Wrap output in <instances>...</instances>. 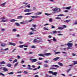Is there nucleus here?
<instances>
[{"label": "nucleus", "mask_w": 77, "mask_h": 77, "mask_svg": "<svg viewBox=\"0 0 77 77\" xmlns=\"http://www.w3.org/2000/svg\"><path fill=\"white\" fill-rule=\"evenodd\" d=\"M33 57H31L29 59L30 60L32 63H33V62H36L38 61V60L37 59H33Z\"/></svg>", "instance_id": "f257e3e1"}, {"label": "nucleus", "mask_w": 77, "mask_h": 77, "mask_svg": "<svg viewBox=\"0 0 77 77\" xmlns=\"http://www.w3.org/2000/svg\"><path fill=\"white\" fill-rule=\"evenodd\" d=\"M53 11H55V12H60V9L58 8H54L53 10Z\"/></svg>", "instance_id": "f03ea898"}, {"label": "nucleus", "mask_w": 77, "mask_h": 77, "mask_svg": "<svg viewBox=\"0 0 77 77\" xmlns=\"http://www.w3.org/2000/svg\"><path fill=\"white\" fill-rule=\"evenodd\" d=\"M72 43H67L65 44L64 45H62V46H64V45H67L69 47H72Z\"/></svg>", "instance_id": "7ed1b4c3"}, {"label": "nucleus", "mask_w": 77, "mask_h": 77, "mask_svg": "<svg viewBox=\"0 0 77 77\" xmlns=\"http://www.w3.org/2000/svg\"><path fill=\"white\" fill-rule=\"evenodd\" d=\"M32 11V9H27L24 10V12H31Z\"/></svg>", "instance_id": "20e7f679"}, {"label": "nucleus", "mask_w": 77, "mask_h": 77, "mask_svg": "<svg viewBox=\"0 0 77 77\" xmlns=\"http://www.w3.org/2000/svg\"><path fill=\"white\" fill-rule=\"evenodd\" d=\"M28 67H27L26 68V69H30L31 70H32V69H33L32 68H31L30 65H28Z\"/></svg>", "instance_id": "39448f33"}, {"label": "nucleus", "mask_w": 77, "mask_h": 77, "mask_svg": "<svg viewBox=\"0 0 77 77\" xmlns=\"http://www.w3.org/2000/svg\"><path fill=\"white\" fill-rule=\"evenodd\" d=\"M38 56H42V57H45V54L41 53L38 54Z\"/></svg>", "instance_id": "423d86ee"}, {"label": "nucleus", "mask_w": 77, "mask_h": 77, "mask_svg": "<svg viewBox=\"0 0 77 77\" xmlns=\"http://www.w3.org/2000/svg\"><path fill=\"white\" fill-rule=\"evenodd\" d=\"M1 46H2V47H5V45H6V44L5 43H1Z\"/></svg>", "instance_id": "0eeeda50"}, {"label": "nucleus", "mask_w": 77, "mask_h": 77, "mask_svg": "<svg viewBox=\"0 0 77 77\" xmlns=\"http://www.w3.org/2000/svg\"><path fill=\"white\" fill-rule=\"evenodd\" d=\"M31 18H38L39 17V16H31Z\"/></svg>", "instance_id": "6e6552de"}, {"label": "nucleus", "mask_w": 77, "mask_h": 77, "mask_svg": "<svg viewBox=\"0 0 77 77\" xmlns=\"http://www.w3.org/2000/svg\"><path fill=\"white\" fill-rule=\"evenodd\" d=\"M9 45H13V46H15L16 44L15 43H12V42H9Z\"/></svg>", "instance_id": "1a4fd4ad"}, {"label": "nucleus", "mask_w": 77, "mask_h": 77, "mask_svg": "<svg viewBox=\"0 0 77 77\" xmlns=\"http://www.w3.org/2000/svg\"><path fill=\"white\" fill-rule=\"evenodd\" d=\"M45 56H51V54L50 53H45Z\"/></svg>", "instance_id": "9d476101"}, {"label": "nucleus", "mask_w": 77, "mask_h": 77, "mask_svg": "<svg viewBox=\"0 0 77 77\" xmlns=\"http://www.w3.org/2000/svg\"><path fill=\"white\" fill-rule=\"evenodd\" d=\"M60 59V57H57L56 58H54L53 60H54V61H56V60H58V59Z\"/></svg>", "instance_id": "9b49d317"}, {"label": "nucleus", "mask_w": 77, "mask_h": 77, "mask_svg": "<svg viewBox=\"0 0 77 77\" xmlns=\"http://www.w3.org/2000/svg\"><path fill=\"white\" fill-rule=\"evenodd\" d=\"M6 3V2H5L3 4H2L0 5V6H4L5 5Z\"/></svg>", "instance_id": "f8f14e48"}, {"label": "nucleus", "mask_w": 77, "mask_h": 77, "mask_svg": "<svg viewBox=\"0 0 77 77\" xmlns=\"http://www.w3.org/2000/svg\"><path fill=\"white\" fill-rule=\"evenodd\" d=\"M57 72H53V73L52 75H55V76H56L57 75Z\"/></svg>", "instance_id": "ddd939ff"}, {"label": "nucleus", "mask_w": 77, "mask_h": 77, "mask_svg": "<svg viewBox=\"0 0 77 77\" xmlns=\"http://www.w3.org/2000/svg\"><path fill=\"white\" fill-rule=\"evenodd\" d=\"M43 66L45 67V68H47V67H48V65L47 64H45Z\"/></svg>", "instance_id": "4468645a"}, {"label": "nucleus", "mask_w": 77, "mask_h": 77, "mask_svg": "<svg viewBox=\"0 0 77 77\" xmlns=\"http://www.w3.org/2000/svg\"><path fill=\"white\" fill-rule=\"evenodd\" d=\"M22 18H23V16H18L17 17V19H22Z\"/></svg>", "instance_id": "2eb2a0df"}, {"label": "nucleus", "mask_w": 77, "mask_h": 77, "mask_svg": "<svg viewBox=\"0 0 77 77\" xmlns=\"http://www.w3.org/2000/svg\"><path fill=\"white\" fill-rule=\"evenodd\" d=\"M17 20H16L14 19H12L10 20L11 22H14L15 21H17Z\"/></svg>", "instance_id": "dca6fc26"}, {"label": "nucleus", "mask_w": 77, "mask_h": 77, "mask_svg": "<svg viewBox=\"0 0 77 77\" xmlns=\"http://www.w3.org/2000/svg\"><path fill=\"white\" fill-rule=\"evenodd\" d=\"M52 66H54L55 67H56V68H59V66H58L57 65H53Z\"/></svg>", "instance_id": "f3484780"}, {"label": "nucleus", "mask_w": 77, "mask_h": 77, "mask_svg": "<svg viewBox=\"0 0 77 77\" xmlns=\"http://www.w3.org/2000/svg\"><path fill=\"white\" fill-rule=\"evenodd\" d=\"M41 14H42V13L41 12H37L35 13V15H41Z\"/></svg>", "instance_id": "a211bd4d"}, {"label": "nucleus", "mask_w": 77, "mask_h": 77, "mask_svg": "<svg viewBox=\"0 0 77 77\" xmlns=\"http://www.w3.org/2000/svg\"><path fill=\"white\" fill-rule=\"evenodd\" d=\"M70 21V20H66V21H63V22H64V23H69Z\"/></svg>", "instance_id": "6ab92c4d"}, {"label": "nucleus", "mask_w": 77, "mask_h": 77, "mask_svg": "<svg viewBox=\"0 0 77 77\" xmlns=\"http://www.w3.org/2000/svg\"><path fill=\"white\" fill-rule=\"evenodd\" d=\"M37 42H38V40L36 39H34V41H33V42L34 43H36Z\"/></svg>", "instance_id": "aec40b11"}, {"label": "nucleus", "mask_w": 77, "mask_h": 77, "mask_svg": "<svg viewBox=\"0 0 77 77\" xmlns=\"http://www.w3.org/2000/svg\"><path fill=\"white\" fill-rule=\"evenodd\" d=\"M71 8V6L68 7L66 8L65 9H67L68 10H69V9H70Z\"/></svg>", "instance_id": "412c9836"}, {"label": "nucleus", "mask_w": 77, "mask_h": 77, "mask_svg": "<svg viewBox=\"0 0 77 77\" xmlns=\"http://www.w3.org/2000/svg\"><path fill=\"white\" fill-rule=\"evenodd\" d=\"M25 46V45H20L19 46V47H20V48H23V47H24V46Z\"/></svg>", "instance_id": "4be33fe9"}, {"label": "nucleus", "mask_w": 77, "mask_h": 77, "mask_svg": "<svg viewBox=\"0 0 77 77\" xmlns=\"http://www.w3.org/2000/svg\"><path fill=\"white\" fill-rule=\"evenodd\" d=\"M15 24L17 26H18L19 27H20V25L19 24V23H15Z\"/></svg>", "instance_id": "5701e85b"}, {"label": "nucleus", "mask_w": 77, "mask_h": 77, "mask_svg": "<svg viewBox=\"0 0 77 77\" xmlns=\"http://www.w3.org/2000/svg\"><path fill=\"white\" fill-rule=\"evenodd\" d=\"M32 13H29L25 14V15H31L32 14Z\"/></svg>", "instance_id": "b1692460"}, {"label": "nucleus", "mask_w": 77, "mask_h": 77, "mask_svg": "<svg viewBox=\"0 0 77 77\" xmlns=\"http://www.w3.org/2000/svg\"><path fill=\"white\" fill-rule=\"evenodd\" d=\"M53 41H54V42H57V40H56V39L55 37L53 38Z\"/></svg>", "instance_id": "393cba45"}, {"label": "nucleus", "mask_w": 77, "mask_h": 77, "mask_svg": "<svg viewBox=\"0 0 77 77\" xmlns=\"http://www.w3.org/2000/svg\"><path fill=\"white\" fill-rule=\"evenodd\" d=\"M58 65H60V66H63V64H62L61 63H59V62L58 63Z\"/></svg>", "instance_id": "a878e982"}, {"label": "nucleus", "mask_w": 77, "mask_h": 77, "mask_svg": "<svg viewBox=\"0 0 77 77\" xmlns=\"http://www.w3.org/2000/svg\"><path fill=\"white\" fill-rule=\"evenodd\" d=\"M0 64H5V61H3L0 62Z\"/></svg>", "instance_id": "bb28decb"}, {"label": "nucleus", "mask_w": 77, "mask_h": 77, "mask_svg": "<svg viewBox=\"0 0 77 77\" xmlns=\"http://www.w3.org/2000/svg\"><path fill=\"white\" fill-rule=\"evenodd\" d=\"M48 73L49 74H53V72L52 71H49L48 72Z\"/></svg>", "instance_id": "cd10ccee"}, {"label": "nucleus", "mask_w": 77, "mask_h": 77, "mask_svg": "<svg viewBox=\"0 0 77 77\" xmlns=\"http://www.w3.org/2000/svg\"><path fill=\"white\" fill-rule=\"evenodd\" d=\"M58 29H59L60 30H62L63 29V28L61 27H59L58 28Z\"/></svg>", "instance_id": "c85d7f7f"}, {"label": "nucleus", "mask_w": 77, "mask_h": 77, "mask_svg": "<svg viewBox=\"0 0 77 77\" xmlns=\"http://www.w3.org/2000/svg\"><path fill=\"white\" fill-rule=\"evenodd\" d=\"M57 16H58V17H60V16L62 17V16H64V15L63 14H60L57 15Z\"/></svg>", "instance_id": "c756f323"}, {"label": "nucleus", "mask_w": 77, "mask_h": 77, "mask_svg": "<svg viewBox=\"0 0 77 77\" xmlns=\"http://www.w3.org/2000/svg\"><path fill=\"white\" fill-rule=\"evenodd\" d=\"M7 66H8V67H11V64H8L7 65Z\"/></svg>", "instance_id": "7c9ffc66"}, {"label": "nucleus", "mask_w": 77, "mask_h": 77, "mask_svg": "<svg viewBox=\"0 0 77 77\" xmlns=\"http://www.w3.org/2000/svg\"><path fill=\"white\" fill-rule=\"evenodd\" d=\"M43 29H44V30H48V28H46L45 27H44L43 28Z\"/></svg>", "instance_id": "2f4dec72"}, {"label": "nucleus", "mask_w": 77, "mask_h": 77, "mask_svg": "<svg viewBox=\"0 0 77 77\" xmlns=\"http://www.w3.org/2000/svg\"><path fill=\"white\" fill-rule=\"evenodd\" d=\"M17 62V59H15L13 61V63H15V62Z\"/></svg>", "instance_id": "473e14b6"}, {"label": "nucleus", "mask_w": 77, "mask_h": 77, "mask_svg": "<svg viewBox=\"0 0 77 77\" xmlns=\"http://www.w3.org/2000/svg\"><path fill=\"white\" fill-rule=\"evenodd\" d=\"M8 21V20L7 19H6L5 20H2V22H6Z\"/></svg>", "instance_id": "72a5a7b5"}, {"label": "nucleus", "mask_w": 77, "mask_h": 77, "mask_svg": "<svg viewBox=\"0 0 77 77\" xmlns=\"http://www.w3.org/2000/svg\"><path fill=\"white\" fill-rule=\"evenodd\" d=\"M3 70H4L5 71H8V70L6 68H4Z\"/></svg>", "instance_id": "f704fd0d"}, {"label": "nucleus", "mask_w": 77, "mask_h": 77, "mask_svg": "<svg viewBox=\"0 0 77 77\" xmlns=\"http://www.w3.org/2000/svg\"><path fill=\"white\" fill-rule=\"evenodd\" d=\"M18 63H16L14 66V67H15L16 66H17V65H18Z\"/></svg>", "instance_id": "c9c22d12"}, {"label": "nucleus", "mask_w": 77, "mask_h": 77, "mask_svg": "<svg viewBox=\"0 0 77 77\" xmlns=\"http://www.w3.org/2000/svg\"><path fill=\"white\" fill-rule=\"evenodd\" d=\"M33 34H35V33H34V32H30L29 34V35H33Z\"/></svg>", "instance_id": "e433bc0d"}, {"label": "nucleus", "mask_w": 77, "mask_h": 77, "mask_svg": "<svg viewBox=\"0 0 77 77\" xmlns=\"http://www.w3.org/2000/svg\"><path fill=\"white\" fill-rule=\"evenodd\" d=\"M56 19L57 20H61V18L59 17H57L56 18Z\"/></svg>", "instance_id": "4c0bfd02"}, {"label": "nucleus", "mask_w": 77, "mask_h": 77, "mask_svg": "<svg viewBox=\"0 0 77 77\" xmlns=\"http://www.w3.org/2000/svg\"><path fill=\"white\" fill-rule=\"evenodd\" d=\"M13 32H17V29H13L12 30Z\"/></svg>", "instance_id": "58836bf2"}, {"label": "nucleus", "mask_w": 77, "mask_h": 77, "mask_svg": "<svg viewBox=\"0 0 77 77\" xmlns=\"http://www.w3.org/2000/svg\"><path fill=\"white\" fill-rule=\"evenodd\" d=\"M45 14L46 15H47V16H48V15H51V14H48V13H45Z\"/></svg>", "instance_id": "ea45409f"}, {"label": "nucleus", "mask_w": 77, "mask_h": 77, "mask_svg": "<svg viewBox=\"0 0 77 77\" xmlns=\"http://www.w3.org/2000/svg\"><path fill=\"white\" fill-rule=\"evenodd\" d=\"M0 75H2V76H5V74L1 73H0Z\"/></svg>", "instance_id": "a19ab883"}, {"label": "nucleus", "mask_w": 77, "mask_h": 77, "mask_svg": "<svg viewBox=\"0 0 77 77\" xmlns=\"http://www.w3.org/2000/svg\"><path fill=\"white\" fill-rule=\"evenodd\" d=\"M32 26L33 27H34L35 28V27H36V25H35L34 24H32Z\"/></svg>", "instance_id": "79ce46f5"}, {"label": "nucleus", "mask_w": 77, "mask_h": 77, "mask_svg": "<svg viewBox=\"0 0 77 77\" xmlns=\"http://www.w3.org/2000/svg\"><path fill=\"white\" fill-rule=\"evenodd\" d=\"M34 21V19H32L30 20L29 21H28V22H31V21Z\"/></svg>", "instance_id": "37998d69"}, {"label": "nucleus", "mask_w": 77, "mask_h": 77, "mask_svg": "<svg viewBox=\"0 0 77 77\" xmlns=\"http://www.w3.org/2000/svg\"><path fill=\"white\" fill-rule=\"evenodd\" d=\"M31 30H32V31H36V30L32 28H31Z\"/></svg>", "instance_id": "c03bdc74"}, {"label": "nucleus", "mask_w": 77, "mask_h": 77, "mask_svg": "<svg viewBox=\"0 0 77 77\" xmlns=\"http://www.w3.org/2000/svg\"><path fill=\"white\" fill-rule=\"evenodd\" d=\"M50 22H52L53 21V19L51 18H50L49 19V20Z\"/></svg>", "instance_id": "a18cd8bd"}, {"label": "nucleus", "mask_w": 77, "mask_h": 77, "mask_svg": "<svg viewBox=\"0 0 77 77\" xmlns=\"http://www.w3.org/2000/svg\"><path fill=\"white\" fill-rule=\"evenodd\" d=\"M21 63H24V60H22V61H21Z\"/></svg>", "instance_id": "49530a36"}, {"label": "nucleus", "mask_w": 77, "mask_h": 77, "mask_svg": "<svg viewBox=\"0 0 77 77\" xmlns=\"http://www.w3.org/2000/svg\"><path fill=\"white\" fill-rule=\"evenodd\" d=\"M8 74H9V75H11V74H14V72H10V73H8Z\"/></svg>", "instance_id": "de8ad7c7"}, {"label": "nucleus", "mask_w": 77, "mask_h": 77, "mask_svg": "<svg viewBox=\"0 0 77 77\" xmlns=\"http://www.w3.org/2000/svg\"><path fill=\"white\" fill-rule=\"evenodd\" d=\"M20 24H26V23H25L24 22H22L20 23Z\"/></svg>", "instance_id": "09e8293b"}, {"label": "nucleus", "mask_w": 77, "mask_h": 77, "mask_svg": "<svg viewBox=\"0 0 77 77\" xmlns=\"http://www.w3.org/2000/svg\"><path fill=\"white\" fill-rule=\"evenodd\" d=\"M23 73H24V74H28V72L26 71H25L23 72Z\"/></svg>", "instance_id": "8fccbe9b"}, {"label": "nucleus", "mask_w": 77, "mask_h": 77, "mask_svg": "<svg viewBox=\"0 0 77 77\" xmlns=\"http://www.w3.org/2000/svg\"><path fill=\"white\" fill-rule=\"evenodd\" d=\"M27 7L28 8H30V4H29L27 5Z\"/></svg>", "instance_id": "3c124183"}, {"label": "nucleus", "mask_w": 77, "mask_h": 77, "mask_svg": "<svg viewBox=\"0 0 77 77\" xmlns=\"http://www.w3.org/2000/svg\"><path fill=\"white\" fill-rule=\"evenodd\" d=\"M60 52H56L55 54H60Z\"/></svg>", "instance_id": "603ef678"}, {"label": "nucleus", "mask_w": 77, "mask_h": 77, "mask_svg": "<svg viewBox=\"0 0 77 77\" xmlns=\"http://www.w3.org/2000/svg\"><path fill=\"white\" fill-rule=\"evenodd\" d=\"M9 50V48H6L5 49H4V51H7V50Z\"/></svg>", "instance_id": "864d4df0"}, {"label": "nucleus", "mask_w": 77, "mask_h": 77, "mask_svg": "<svg viewBox=\"0 0 77 77\" xmlns=\"http://www.w3.org/2000/svg\"><path fill=\"white\" fill-rule=\"evenodd\" d=\"M37 69H38V68H35L33 69H32L33 71H36V70H37Z\"/></svg>", "instance_id": "5fc2aeb1"}, {"label": "nucleus", "mask_w": 77, "mask_h": 77, "mask_svg": "<svg viewBox=\"0 0 77 77\" xmlns=\"http://www.w3.org/2000/svg\"><path fill=\"white\" fill-rule=\"evenodd\" d=\"M62 26L64 28H66V25H63Z\"/></svg>", "instance_id": "6e6d98bb"}, {"label": "nucleus", "mask_w": 77, "mask_h": 77, "mask_svg": "<svg viewBox=\"0 0 77 77\" xmlns=\"http://www.w3.org/2000/svg\"><path fill=\"white\" fill-rule=\"evenodd\" d=\"M76 64H77V61H74V64L76 65Z\"/></svg>", "instance_id": "4d7b16f0"}, {"label": "nucleus", "mask_w": 77, "mask_h": 77, "mask_svg": "<svg viewBox=\"0 0 77 77\" xmlns=\"http://www.w3.org/2000/svg\"><path fill=\"white\" fill-rule=\"evenodd\" d=\"M53 33H57V31H54L53 32H52Z\"/></svg>", "instance_id": "13d9d810"}, {"label": "nucleus", "mask_w": 77, "mask_h": 77, "mask_svg": "<svg viewBox=\"0 0 77 77\" xmlns=\"http://www.w3.org/2000/svg\"><path fill=\"white\" fill-rule=\"evenodd\" d=\"M32 48H35V46H31Z\"/></svg>", "instance_id": "bf43d9fd"}, {"label": "nucleus", "mask_w": 77, "mask_h": 77, "mask_svg": "<svg viewBox=\"0 0 77 77\" xmlns=\"http://www.w3.org/2000/svg\"><path fill=\"white\" fill-rule=\"evenodd\" d=\"M36 7H33V10L34 11H35V10H36Z\"/></svg>", "instance_id": "052dcab7"}, {"label": "nucleus", "mask_w": 77, "mask_h": 77, "mask_svg": "<svg viewBox=\"0 0 77 77\" xmlns=\"http://www.w3.org/2000/svg\"><path fill=\"white\" fill-rule=\"evenodd\" d=\"M32 68H35L36 67V66H35L32 65Z\"/></svg>", "instance_id": "680f3d73"}, {"label": "nucleus", "mask_w": 77, "mask_h": 77, "mask_svg": "<svg viewBox=\"0 0 77 77\" xmlns=\"http://www.w3.org/2000/svg\"><path fill=\"white\" fill-rule=\"evenodd\" d=\"M16 36H17V38H19V37H20V35L19 34H17V35Z\"/></svg>", "instance_id": "e2e57ef3"}, {"label": "nucleus", "mask_w": 77, "mask_h": 77, "mask_svg": "<svg viewBox=\"0 0 77 77\" xmlns=\"http://www.w3.org/2000/svg\"><path fill=\"white\" fill-rule=\"evenodd\" d=\"M71 68H70L69 69H68V70H67V72H69V71H71Z\"/></svg>", "instance_id": "0e129e2a"}, {"label": "nucleus", "mask_w": 77, "mask_h": 77, "mask_svg": "<svg viewBox=\"0 0 77 77\" xmlns=\"http://www.w3.org/2000/svg\"><path fill=\"white\" fill-rule=\"evenodd\" d=\"M43 60V58H39V60Z\"/></svg>", "instance_id": "69168bd1"}, {"label": "nucleus", "mask_w": 77, "mask_h": 77, "mask_svg": "<svg viewBox=\"0 0 77 77\" xmlns=\"http://www.w3.org/2000/svg\"><path fill=\"white\" fill-rule=\"evenodd\" d=\"M5 17H1L2 20H5Z\"/></svg>", "instance_id": "338daca9"}, {"label": "nucleus", "mask_w": 77, "mask_h": 77, "mask_svg": "<svg viewBox=\"0 0 77 77\" xmlns=\"http://www.w3.org/2000/svg\"><path fill=\"white\" fill-rule=\"evenodd\" d=\"M74 25H77V21L75 22V23H74Z\"/></svg>", "instance_id": "774afa93"}]
</instances>
